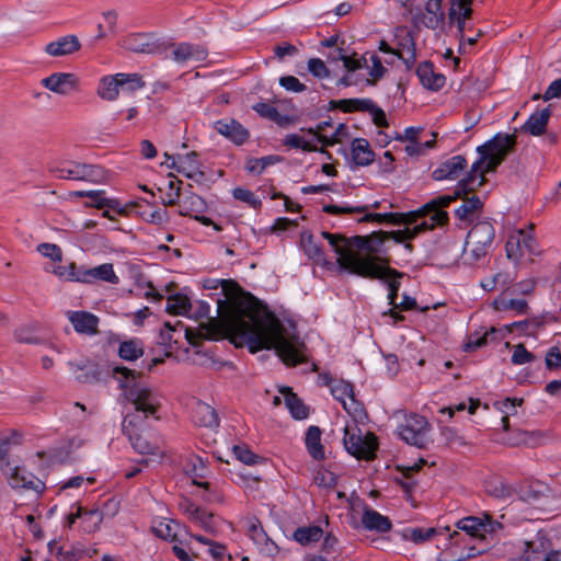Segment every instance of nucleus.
I'll use <instances>...</instances> for the list:
<instances>
[{
  "mask_svg": "<svg viewBox=\"0 0 561 561\" xmlns=\"http://www.w3.org/2000/svg\"><path fill=\"white\" fill-rule=\"evenodd\" d=\"M198 336L218 340L229 336L236 346L248 345L252 353L275 348L286 365L296 366L306 359V346L298 337H287L280 321L256 301L241 305L220 319L202 323Z\"/></svg>",
  "mask_w": 561,
  "mask_h": 561,
  "instance_id": "1",
  "label": "nucleus"
},
{
  "mask_svg": "<svg viewBox=\"0 0 561 561\" xmlns=\"http://www.w3.org/2000/svg\"><path fill=\"white\" fill-rule=\"evenodd\" d=\"M396 232L378 231L367 237L355 236L350 239L342 234L327 231H323L321 234L337 254L336 262L341 268L362 277L385 278L390 273H394L392 268L385 264H379L377 256L360 255L358 250L365 249L369 253L381 252L383 242L390 239L394 240L393 233Z\"/></svg>",
  "mask_w": 561,
  "mask_h": 561,
  "instance_id": "2",
  "label": "nucleus"
},
{
  "mask_svg": "<svg viewBox=\"0 0 561 561\" xmlns=\"http://www.w3.org/2000/svg\"><path fill=\"white\" fill-rule=\"evenodd\" d=\"M516 145L514 134H496L491 140L478 147L480 158L471 165L467 176L460 181L459 193L480 187L485 179L484 173L494 171Z\"/></svg>",
  "mask_w": 561,
  "mask_h": 561,
  "instance_id": "3",
  "label": "nucleus"
},
{
  "mask_svg": "<svg viewBox=\"0 0 561 561\" xmlns=\"http://www.w3.org/2000/svg\"><path fill=\"white\" fill-rule=\"evenodd\" d=\"M459 186L460 182L457 185L455 195H443L435 197L420 209L414 211L416 216L413 227H407L397 230V232L393 233L394 242L402 243L407 240L414 239L420 233L433 230L437 226H445L448 222V214L444 210V208L447 207L456 198L461 197L462 195H466L472 191L466 190L459 193Z\"/></svg>",
  "mask_w": 561,
  "mask_h": 561,
  "instance_id": "4",
  "label": "nucleus"
},
{
  "mask_svg": "<svg viewBox=\"0 0 561 561\" xmlns=\"http://www.w3.org/2000/svg\"><path fill=\"white\" fill-rule=\"evenodd\" d=\"M113 373L122 375L118 382L123 390V397L134 405L135 411L141 412L144 417L154 415L161 407L160 397L136 380L139 374L124 366L114 367Z\"/></svg>",
  "mask_w": 561,
  "mask_h": 561,
  "instance_id": "5",
  "label": "nucleus"
},
{
  "mask_svg": "<svg viewBox=\"0 0 561 561\" xmlns=\"http://www.w3.org/2000/svg\"><path fill=\"white\" fill-rule=\"evenodd\" d=\"M343 444L350 455L367 461L375 458L378 448L376 435L371 432L363 433L355 421L345 425Z\"/></svg>",
  "mask_w": 561,
  "mask_h": 561,
  "instance_id": "6",
  "label": "nucleus"
},
{
  "mask_svg": "<svg viewBox=\"0 0 561 561\" xmlns=\"http://www.w3.org/2000/svg\"><path fill=\"white\" fill-rule=\"evenodd\" d=\"M369 206H348V205H324L323 211L332 215H343V214H362L365 213L364 217L359 219V222L366 221H377V222H391V224H403L407 227H413L415 222V213H389V214H370L367 213Z\"/></svg>",
  "mask_w": 561,
  "mask_h": 561,
  "instance_id": "7",
  "label": "nucleus"
},
{
  "mask_svg": "<svg viewBox=\"0 0 561 561\" xmlns=\"http://www.w3.org/2000/svg\"><path fill=\"white\" fill-rule=\"evenodd\" d=\"M397 431L407 444L417 448H426L432 442L430 437V423L424 416L417 414L404 416Z\"/></svg>",
  "mask_w": 561,
  "mask_h": 561,
  "instance_id": "8",
  "label": "nucleus"
},
{
  "mask_svg": "<svg viewBox=\"0 0 561 561\" xmlns=\"http://www.w3.org/2000/svg\"><path fill=\"white\" fill-rule=\"evenodd\" d=\"M163 54L178 65L186 66L193 62H203L207 59L208 50L205 46L187 42L163 43Z\"/></svg>",
  "mask_w": 561,
  "mask_h": 561,
  "instance_id": "9",
  "label": "nucleus"
},
{
  "mask_svg": "<svg viewBox=\"0 0 561 561\" xmlns=\"http://www.w3.org/2000/svg\"><path fill=\"white\" fill-rule=\"evenodd\" d=\"M548 549L545 536L538 534L533 540L508 542L504 545V553L508 561H533Z\"/></svg>",
  "mask_w": 561,
  "mask_h": 561,
  "instance_id": "10",
  "label": "nucleus"
},
{
  "mask_svg": "<svg viewBox=\"0 0 561 561\" xmlns=\"http://www.w3.org/2000/svg\"><path fill=\"white\" fill-rule=\"evenodd\" d=\"M51 172L58 179L64 180L100 183L104 179V171L102 170V168L77 161L65 163L61 167L53 169Z\"/></svg>",
  "mask_w": 561,
  "mask_h": 561,
  "instance_id": "11",
  "label": "nucleus"
},
{
  "mask_svg": "<svg viewBox=\"0 0 561 561\" xmlns=\"http://www.w3.org/2000/svg\"><path fill=\"white\" fill-rule=\"evenodd\" d=\"M0 470L13 489H27L36 492H42L45 489L44 482L27 471L25 467L12 466L10 461H7L4 466L0 467Z\"/></svg>",
  "mask_w": 561,
  "mask_h": 561,
  "instance_id": "12",
  "label": "nucleus"
},
{
  "mask_svg": "<svg viewBox=\"0 0 561 561\" xmlns=\"http://www.w3.org/2000/svg\"><path fill=\"white\" fill-rule=\"evenodd\" d=\"M456 527L472 538L484 539L486 534H493L501 529L502 524L492 520L490 515L484 514L483 517H463L456 523Z\"/></svg>",
  "mask_w": 561,
  "mask_h": 561,
  "instance_id": "13",
  "label": "nucleus"
},
{
  "mask_svg": "<svg viewBox=\"0 0 561 561\" xmlns=\"http://www.w3.org/2000/svg\"><path fill=\"white\" fill-rule=\"evenodd\" d=\"M505 249L507 257L514 261H518L526 254L535 255L539 253L536 239L523 230H518L515 234L508 237Z\"/></svg>",
  "mask_w": 561,
  "mask_h": 561,
  "instance_id": "14",
  "label": "nucleus"
},
{
  "mask_svg": "<svg viewBox=\"0 0 561 561\" xmlns=\"http://www.w3.org/2000/svg\"><path fill=\"white\" fill-rule=\"evenodd\" d=\"M42 87L48 91L67 96L80 90V79L72 72H54L41 80Z\"/></svg>",
  "mask_w": 561,
  "mask_h": 561,
  "instance_id": "15",
  "label": "nucleus"
},
{
  "mask_svg": "<svg viewBox=\"0 0 561 561\" xmlns=\"http://www.w3.org/2000/svg\"><path fill=\"white\" fill-rule=\"evenodd\" d=\"M123 46L130 51L148 55H161L164 48L163 43H159L151 35L141 33L129 34L124 38Z\"/></svg>",
  "mask_w": 561,
  "mask_h": 561,
  "instance_id": "16",
  "label": "nucleus"
},
{
  "mask_svg": "<svg viewBox=\"0 0 561 561\" xmlns=\"http://www.w3.org/2000/svg\"><path fill=\"white\" fill-rule=\"evenodd\" d=\"M214 128L218 134L226 137L237 146H241L247 142L250 137L249 130L234 118L219 119L215 122Z\"/></svg>",
  "mask_w": 561,
  "mask_h": 561,
  "instance_id": "17",
  "label": "nucleus"
},
{
  "mask_svg": "<svg viewBox=\"0 0 561 561\" xmlns=\"http://www.w3.org/2000/svg\"><path fill=\"white\" fill-rule=\"evenodd\" d=\"M331 393L332 396L342 402L343 408L348 413H354L355 415H360L363 412V409L359 407V404L354 399V391L352 383L339 380L334 381L331 385Z\"/></svg>",
  "mask_w": 561,
  "mask_h": 561,
  "instance_id": "18",
  "label": "nucleus"
},
{
  "mask_svg": "<svg viewBox=\"0 0 561 561\" xmlns=\"http://www.w3.org/2000/svg\"><path fill=\"white\" fill-rule=\"evenodd\" d=\"M76 282L92 283L93 280H103L111 284H118L119 278L114 272L113 264L104 263L99 266L84 270L80 275H72Z\"/></svg>",
  "mask_w": 561,
  "mask_h": 561,
  "instance_id": "19",
  "label": "nucleus"
},
{
  "mask_svg": "<svg viewBox=\"0 0 561 561\" xmlns=\"http://www.w3.org/2000/svg\"><path fill=\"white\" fill-rule=\"evenodd\" d=\"M467 167V160L462 156H454L442 162L437 169L433 171V179L436 181L456 180Z\"/></svg>",
  "mask_w": 561,
  "mask_h": 561,
  "instance_id": "20",
  "label": "nucleus"
},
{
  "mask_svg": "<svg viewBox=\"0 0 561 561\" xmlns=\"http://www.w3.org/2000/svg\"><path fill=\"white\" fill-rule=\"evenodd\" d=\"M80 48L81 44L76 35H66L48 43L44 50L50 57H65L77 53Z\"/></svg>",
  "mask_w": 561,
  "mask_h": 561,
  "instance_id": "21",
  "label": "nucleus"
},
{
  "mask_svg": "<svg viewBox=\"0 0 561 561\" xmlns=\"http://www.w3.org/2000/svg\"><path fill=\"white\" fill-rule=\"evenodd\" d=\"M179 507L191 522L199 525L205 530L213 529L214 523L211 513L196 506L192 501L185 497L180 501Z\"/></svg>",
  "mask_w": 561,
  "mask_h": 561,
  "instance_id": "22",
  "label": "nucleus"
},
{
  "mask_svg": "<svg viewBox=\"0 0 561 561\" xmlns=\"http://www.w3.org/2000/svg\"><path fill=\"white\" fill-rule=\"evenodd\" d=\"M67 316L78 333L92 335L98 332L96 316L87 311H68Z\"/></svg>",
  "mask_w": 561,
  "mask_h": 561,
  "instance_id": "23",
  "label": "nucleus"
},
{
  "mask_svg": "<svg viewBox=\"0 0 561 561\" xmlns=\"http://www.w3.org/2000/svg\"><path fill=\"white\" fill-rule=\"evenodd\" d=\"M192 417L198 426L216 428L219 426V417L216 410L209 404L197 401L192 410Z\"/></svg>",
  "mask_w": 561,
  "mask_h": 561,
  "instance_id": "24",
  "label": "nucleus"
},
{
  "mask_svg": "<svg viewBox=\"0 0 561 561\" xmlns=\"http://www.w3.org/2000/svg\"><path fill=\"white\" fill-rule=\"evenodd\" d=\"M494 237L495 230L492 224L489 221H480L468 232L466 241L491 249Z\"/></svg>",
  "mask_w": 561,
  "mask_h": 561,
  "instance_id": "25",
  "label": "nucleus"
},
{
  "mask_svg": "<svg viewBox=\"0 0 561 561\" xmlns=\"http://www.w3.org/2000/svg\"><path fill=\"white\" fill-rule=\"evenodd\" d=\"M416 75L424 88L437 91L445 84L446 78L442 73L434 71L433 64L424 61L419 65Z\"/></svg>",
  "mask_w": 561,
  "mask_h": 561,
  "instance_id": "26",
  "label": "nucleus"
},
{
  "mask_svg": "<svg viewBox=\"0 0 561 561\" xmlns=\"http://www.w3.org/2000/svg\"><path fill=\"white\" fill-rule=\"evenodd\" d=\"M362 524L367 530L377 533H388L391 527V520L379 512L366 506L362 516Z\"/></svg>",
  "mask_w": 561,
  "mask_h": 561,
  "instance_id": "27",
  "label": "nucleus"
},
{
  "mask_svg": "<svg viewBox=\"0 0 561 561\" xmlns=\"http://www.w3.org/2000/svg\"><path fill=\"white\" fill-rule=\"evenodd\" d=\"M483 207L482 201L477 196L463 198L462 204L456 209L457 218L465 222H472L481 213Z\"/></svg>",
  "mask_w": 561,
  "mask_h": 561,
  "instance_id": "28",
  "label": "nucleus"
},
{
  "mask_svg": "<svg viewBox=\"0 0 561 561\" xmlns=\"http://www.w3.org/2000/svg\"><path fill=\"white\" fill-rule=\"evenodd\" d=\"M118 79V73L101 78L96 89L98 96L104 101H115L119 95V89H122Z\"/></svg>",
  "mask_w": 561,
  "mask_h": 561,
  "instance_id": "29",
  "label": "nucleus"
},
{
  "mask_svg": "<svg viewBox=\"0 0 561 561\" xmlns=\"http://www.w3.org/2000/svg\"><path fill=\"white\" fill-rule=\"evenodd\" d=\"M551 116L550 107L534 113L523 125L522 129L533 136H540L546 131L548 121Z\"/></svg>",
  "mask_w": 561,
  "mask_h": 561,
  "instance_id": "30",
  "label": "nucleus"
},
{
  "mask_svg": "<svg viewBox=\"0 0 561 561\" xmlns=\"http://www.w3.org/2000/svg\"><path fill=\"white\" fill-rule=\"evenodd\" d=\"M542 438V433L537 431L528 432L524 430H515L508 435L506 443L511 446L536 447L541 443Z\"/></svg>",
  "mask_w": 561,
  "mask_h": 561,
  "instance_id": "31",
  "label": "nucleus"
},
{
  "mask_svg": "<svg viewBox=\"0 0 561 561\" xmlns=\"http://www.w3.org/2000/svg\"><path fill=\"white\" fill-rule=\"evenodd\" d=\"M206 210L205 201L195 193L185 195L179 203V215L193 217L196 214H202Z\"/></svg>",
  "mask_w": 561,
  "mask_h": 561,
  "instance_id": "32",
  "label": "nucleus"
},
{
  "mask_svg": "<svg viewBox=\"0 0 561 561\" xmlns=\"http://www.w3.org/2000/svg\"><path fill=\"white\" fill-rule=\"evenodd\" d=\"M352 157L356 165L365 167L374 161V152L366 139L357 138L352 142Z\"/></svg>",
  "mask_w": 561,
  "mask_h": 561,
  "instance_id": "33",
  "label": "nucleus"
},
{
  "mask_svg": "<svg viewBox=\"0 0 561 561\" xmlns=\"http://www.w3.org/2000/svg\"><path fill=\"white\" fill-rule=\"evenodd\" d=\"M306 447L310 456L316 460L324 458V449L321 444V430L318 426H310L306 433Z\"/></svg>",
  "mask_w": 561,
  "mask_h": 561,
  "instance_id": "34",
  "label": "nucleus"
},
{
  "mask_svg": "<svg viewBox=\"0 0 561 561\" xmlns=\"http://www.w3.org/2000/svg\"><path fill=\"white\" fill-rule=\"evenodd\" d=\"M439 531L434 528H422V527H411L405 528L402 531V538L407 541H411L415 545H421L426 541H430L435 535H437Z\"/></svg>",
  "mask_w": 561,
  "mask_h": 561,
  "instance_id": "35",
  "label": "nucleus"
},
{
  "mask_svg": "<svg viewBox=\"0 0 561 561\" xmlns=\"http://www.w3.org/2000/svg\"><path fill=\"white\" fill-rule=\"evenodd\" d=\"M489 251V248L466 241L462 250V262L466 265H476L488 255Z\"/></svg>",
  "mask_w": 561,
  "mask_h": 561,
  "instance_id": "36",
  "label": "nucleus"
},
{
  "mask_svg": "<svg viewBox=\"0 0 561 561\" xmlns=\"http://www.w3.org/2000/svg\"><path fill=\"white\" fill-rule=\"evenodd\" d=\"M323 536V530L319 526H307L297 528L293 538L302 546L319 541Z\"/></svg>",
  "mask_w": 561,
  "mask_h": 561,
  "instance_id": "37",
  "label": "nucleus"
},
{
  "mask_svg": "<svg viewBox=\"0 0 561 561\" xmlns=\"http://www.w3.org/2000/svg\"><path fill=\"white\" fill-rule=\"evenodd\" d=\"M285 403L293 415V417L297 420H305L309 415V409L307 405L304 404V402L289 389H287L285 392Z\"/></svg>",
  "mask_w": 561,
  "mask_h": 561,
  "instance_id": "38",
  "label": "nucleus"
},
{
  "mask_svg": "<svg viewBox=\"0 0 561 561\" xmlns=\"http://www.w3.org/2000/svg\"><path fill=\"white\" fill-rule=\"evenodd\" d=\"M331 104L334 107H339L343 112H353V111H371L376 107L374 102L368 99H350V100H340L333 101Z\"/></svg>",
  "mask_w": 561,
  "mask_h": 561,
  "instance_id": "39",
  "label": "nucleus"
},
{
  "mask_svg": "<svg viewBox=\"0 0 561 561\" xmlns=\"http://www.w3.org/2000/svg\"><path fill=\"white\" fill-rule=\"evenodd\" d=\"M425 10L427 15L424 16V25L431 30L437 28L444 21L442 3L428 0L425 5Z\"/></svg>",
  "mask_w": 561,
  "mask_h": 561,
  "instance_id": "40",
  "label": "nucleus"
},
{
  "mask_svg": "<svg viewBox=\"0 0 561 561\" xmlns=\"http://www.w3.org/2000/svg\"><path fill=\"white\" fill-rule=\"evenodd\" d=\"M449 11L448 19L449 21H455L461 19H470L473 10H472V0H449Z\"/></svg>",
  "mask_w": 561,
  "mask_h": 561,
  "instance_id": "41",
  "label": "nucleus"
},
{
  "mask_svg": "<svg viewBox=\"0 0 561 561\" xmlns=\"http://www.w3.org/2000/svg\"><path fill=\"white\" fill-rule=\"evenodd\" d=\"M205 471L204 461L198 457H194L186 466V472L192 477L193 484L208 489L209 483L201 480L205 478Z\"/></svg>",
  "mask_w": 561,
  "mask_h": 561,
  "instance_id": "42",
  "label": "nucleus"
},
{
  "mask_svg": "<svg viewBox=\"0 0 561 561\" xmlns=\"http://www.w3.org/2000/svg\"><path fill=\"white\" fill-rule=\"evenodd\" d=\"M300 242H301L304 252L308 255L309 259H311L316 262H321L324 260L322 249L311 233H307V232L302 233Z\"/></svg>",
  "mask_w": 561,
  "mask_h": 561,
  "instance_id": "43",
  "label": "nucleus"
},
{
  "mask_svg": "<svg viewBox=\"0 0 561 561\" xmlns=\"http://www.w3.org/2000/svg\"><path fill=\"white\" fill-rule=\"evenodd\" d=\"M167 311L172 314H187L191 309V302L187 296L182 294H175L168 298Z\"/></svg>",
  "mask_w": 561,
  "mask_h": 561,
  "instance_id": "44",
  "label": "nucleus"
},
{
  "mask_svg": "<svg viewBox=\"0 0 561 561\" xmlns=\"http://www.w3.org/2000/svg\"><path fill=\"white\" fill-rule=\"evenodd\" d=\"M280 161L278 156H265L262 158H250L245 162V170L252 174H261L266 167Z\"/></svg>",
  "mask_w": 561,
  "mask_h": 561,
  "instance_id": "45",
  "label": "nucleus"
},
{
  "mask_svg": "<svg viewBox=\"0 0 561 561\" xmlns=\"http://www.w3.org/2000/svg\"><path fill=\"white\" fill-rule=\"evenodd\" d=\"M146 417L140 416L135 411L127 413L122 422V431L128 438H133L135 434L139 433Z\"/></svg>",
  "mask_w": 561,
  "mask_h": 561,
  "instance_id": "46",
  "label": "nucleus"
},
{
  "mask_svg": "<svg viewBox=\"0 0 561 561\" xmlns=\"http://www.w3.org/2000/svg\"><path fill=\"white\" fill-rule=\"evenodd\" d=\"M196 157L197 154L195 152L178 156V171L192 179L198 171V162Z\"/></svg>",
  "mask_w": 561,
  "mask_h": 561,
  "instance_id": "47",
  "label": "nucleus"
},
{
  "mask_svg": "<svg viewBox=\"0 0 561 561\" xmlns=\"http://www.w3.org/2000/svg\"><path fill=\"white\" fill-rule=\"evenodd\" d=\"M144 351L139 342L131 340L123 342L118 348V355L125 360H136L142 356Z\"/></svg>",
  "mask_w": 561,
  "mask_h": 561,
  "instance_id": "48",
  "label": "nucleus"
},
{
  "mask_svg": "<svg viewBox=\"0 0 561 561\" xmlns=\"http://www.w3.org/2000/svg\"><path fill=\"white\" fill-rule=\"evenodd\" d=\"M103 520V515L99 510H90L82 512L83 530L85 533H93L99 529Z\"/></svg>",
  "mask_w": 561,
  "mask_h": 561,
  "instance_id": "49",
  "label": "nucleus"
},
{
  "mask_svg": "<svg viewBox=\"0 0 561 561\" xmlns=\"http://www.w3.org/2000/svg\"><path fill=\"white\" fill-rule=\"evenodd\" d=\"M134 449L142 455H156L159 447L156 444L150 443L140 433L135 434L133 438H128Z\"/></svg>",
  "mask_w": 561,
  "mask_h": 561,
  "instance_id": "50",
  "label": "nucleus"
},
{
  "mask_svg": "<svg viewBox=\"0 0 561 561\" xmlns=\"http://www.w3.org/2000/svg\"><path fill=\"white\" fill-rule=\"evenodd\" d=\"M392 271L394 273H390L387 277L380 278V279L387 282V284H388V287H389V294H388L389 304L392 307L398 308V304L396 302V300H397L398 291H399V287H400L399 278L402 277V274L399 273L398 271L393 270V268H392Z\"/></svg>",
  "mask_w": 561,
  "mask_h": 561,
  "instance_id": "51",
  "label": "nucleus"
},
{
  "mask_svg": "<svg viewBox=\"0 0 561 561\" xmlns=\"http://www.w3.org/2000/svg\"><path fill=\"white\" fill-rule=\"evenodd\" d=\"M331 59L342 60L344 68L348 71H355L357 69H360L366 64V59H356L355 57L347 56L343 53L341 48H339L331 55Z\"/></svg>",
  "mask_w": 561,
  "mask_h": 561,
  "instance_id": "52",
  "label": "nucleus"
},
{
  "mask_svg": "<svg viewBox=\"0 0 561 561\" xmlns=\"http://www.w3.org/2000/svg\"><path fill=\"white\" fill-rule=\"evenodd\" d=\"M92 196H88L92 199L91 203H87V207H95L98 209L102 208H116L119 204L116 199L106 198L104 196V191H89Z\"/></svg>",
  "mask_w": 561,
  "mask_h": 561,
  "instance_id": "53",
  "label": "nucleus"
},
{
  "mask_svg": "<svg viewBox=\"0 0 561 561\" xmlns=\"http://www.w3.org/2000/svg\"><path fill=\"white\" fill-rule=\"evenodd\" d=\"M123 90L136 91L145 87V81L139 73H118Z\"/></svg>",
  "mask_w": 561,
  "mask_h": 561,
  "instance_id": "54",
  "label": "nucleus"
},
{
  "mask_svg": "<svg viewBox=\"0 0 561 561\" xmlns=\"http://www.w3.org/2000/svg\"><path fill=\"white\" fill-rule=\"evenodd\" d=\"M402 48L394 54L404 61L408 68L415 61V45L412 36L408 35L405 43L401 44Z\"/></svg>",
  "mask_w": 561,
  "mask_h": 561,
  "instance_id": "55",
  "label": "nucleus"
},
{
  "mask_svg": "<svg viewBox=\"0 0 561 561\" xmlns=\"http://www.w3.org/2000/svg\"><path fill=\"white\" fill-rule=\"evenodd\" d=\"M496 333H497V330H495L494 328H491V330L485 332L483 335H480L479 333L469 335L468 341L465 344V351L472 352L479 347L486 345L488 337L492 336Z\"/></svg>",
  "mask_w": 561,
  "mask_h": 561,
  "instance_id": "56",
  "label": "nucleus"
},
{
  "mask_svg": "<svg viewBox=\"0 0 561 561\" xmlns=\"http://www.w3.org/2000/svg\"><path fill=\"white\" fill-rule=\"evenodd\" d=\"M511 283V277L506 273H497L491 277L481 280V287L484 290H494L497 286L506 287Z\"/></svg>",
  "mask_w": 561,
  "mask_h": 561,
  "instance_id": "57",
  "label": "nucleus"
},
{
  "mask_svg": "<svg viewBox=\"0 0 561 561\" xmlns=\"http://www.w3.org/2000/svg\"><path fill=\"white\" fill-rule=\"evenodd\" d=\"M494 307L496 310H514L517 313H525L528 306L524 299H510V300H495Z\"/></svg>",
  "mask_w": 561,
  "mask_h": 561,
  "instance_id": "58",
  "label": "nucleus"
},
{
  "mask_svg": "<svg viewBox=\"0 0 561 561\" xmlns=\"http://www.w3.org/2000/svg\"><path fill=\"white\" fill-rule=\"evenodd\" d=\"M536 359V356L527 351L524 344L519 343L513 347L512 363L514 365H524L531 363Z\"/></svg>",
  "mask_w": 561,
  "mask_h": 561,
  "instance_id": "59",
  "label": "nucleus"
},
{
  "mask_svg": "<svg viewBox=\"0 0 561 561\" xmlns=\"http://www.w3.org/2000/svg\"><path fill=\"white\" fill-rule=\"evenodd\" d=\"M284 145L290 148L301 149L304 151H317L316 145L310 144L297 134H289L284 139Z\"/></svg>",
  "mask_w": 561,
  "mask_h": 561,
  "instance_id": "60",
  "label": "nucleus"
},
{
  "mask_svg": "<svg viewBox=\"0 0 561 561\" xmlns=\"http://www.w3.org/2000/svg\"><path fill=\"white\" fill-rule=\"evenodd\" d=\"M178 523L174 520L161 522L153 529L157 536L165 540H175Z\"/></svg>",
  "mask_w": 561,
  "mask_h": 561,
  "instance_id": "61",
  "label": "nucleus"
},
{
  "mask_svg": "<svg viewBox=\"0 0 561 561\" xmlns=\"http://www.w3.org/2000/svg\"><path fill=\"white\" fill-rule=\"evenodd\" d=\"M103 20H104V24L100 23L98 26V28H99L98 38H103L106 35L105 28L110 33H115V31H116L117 13L115 11L104 12Z\"/></svg>",
  "mask_w": 561,
  "mask_h": 561,
  "instance_id": "62",
  "label": "nucleus"
},
{
  "mask_svg": "<svg viewBox=\"0 0 561 561\" xmlns=\"http://www.w3.org/2000/svg\"><path fill=\"white\" fill-rule=\"evenodd\" d=\"M248 536L252 539V541L257 546L263 542V540H266V533L264 531L261 523L252 518L249 520L248 524Z\"/></svg>",
  "mask_w": 561,
  "mask_h": 561,
  "instance_id": "63",
  "label": "nucleus"
},
{
  "mask_svg": "<svg viewBox=\"0 0 561 561\" xmlns=\"http://www.w3.org/2000/svg\"><path fill=\"white\" fill-rule=\"evenodd\" d=\"M232 196L236 199L243 202L253 208H257L261 206V201L250 190L243 187H236L232 191Z\"/></svg>",
  "mask_w": 561,
  "mask_h": 561,
  "instance_id": "64",
  "label": "nucleus"
}]
</instances>
